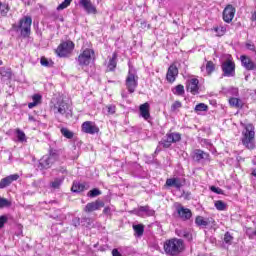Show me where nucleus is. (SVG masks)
Segmentation results:
<instances>
[{
	"instance_id": "obj_37",
	"label": "nucleus",
	"mask_w": 256,
	"mask_h": 256,
	"mask_svg": "<svg viewBox=\"0 0 256 256\" xmlns=\"http://www.w3.org/2000/svg\"><path fill=\"white\" fill-rule=\"evenodd\" d=\"M208 110H209V106H207L205 103H199L194 108L195 113H203V111H208Z\"/></svg>"
},
{
	"instance_id": "obj_39",
	"label": "nucleus",
	"mask_w": 256,
	"mask_h": 256,
	"mask_svg": "<svg viewBox=\"0 0 256 256\" xmlns=\"http://www.w3.org/2000/svg\"><path fill=\"white\" fill-rule=\"evenodd\" d=\"M103 111H106L107 115H115V112L117 111V107L113 104L107 105Z\"/></svg>"
},
{
	"instance_id": "obj_1",
	"label": "nucleus",
	"mask_w": 256,
	"mask_h": 256,
	"mask_svg": "<svg viewBox=\"0 0 256 256\" xmlns=\"http://www.w3.org/2000/svg\"><path fill=\"white\" fill-rule=\"evenodd\" d=\"M164 251L166 255L178 256L185 251V243L182 239L172 238L164 242Z\"/></svg>"
},
{
	"instance_id": "obj_23",
	"label": "nucleus",
	"mask_w": 256,
	"mask_h": 256,
	"mask_svg": "<svg viewBox=\"0 0 256 256\" xmlns=\"http://www.w3.org/2000/svg\"><path fill=\"white\" fill-rule=\"evenodd\" d=\"M201 71L204 73V76L212 75L215 71V63H213V61H207L206 66H201Z\"/></svg>"
},
{
	"instance_id": "obj_14",
	"label": "nucleus",
	"mask_w": 256,
	"mask_h": 256,
	"mask_svg": "<svg viewBox=\"0 0 256 256\" xmlns=\"http://www.w3.org/2000/svg\"><path fill=\"white\" fill-rule=\"evenodd\" d=\"M235 12L236 9L234 8L233 5H226L222 13L223 21L225 23H231V21H233V19L235 18Z\"/></svg>"
},
{
	"instance_id": "obj_15",
	"label": "nucleus",
	"mask_w": 256,
	"mask_h": 256,
	"mask_svg": "<svg viewBox=\"0 0 256 256\" xmlns=\"http://www.w3.org/2000/svg\"><path fill=\"white\" fill-rule=\"evenodd\" d=\"M240 61H241L242 67H244L246 71H256V63L251 59V57L247 55H241Z\"/></svg>"
},
{
	"instance_id": "obj_44",
	"label": "nucleus",
	"mask_w": 256,
	"mask_h": 256,
	"mask_svg": "<svg viewBox=\"0 0 256 256\" xmlns=\"http://www.w3.org/2000/svg\"><path fill=\"white\" fill-rule=\"evenodd\" d=\"M98 195H101V190L94 188L89 191L88 196L89 197H98Z\"/></svg>"
},
{
	"instance_id": "obj_42",
	"label": "nucleus",
	"mask_w": 256,
	"mask_h": 256,
	"mask_svg": "<svg viewBox=\"0 0 256 256\" xmlns=\"http://www.w3.org/2000/svg\"><path fill=\"white\" fill-rule=\"evenodd\" d=\"M181 107H183V104L181 103V101H175V102L171 105V111H172V113H177V110L181 109Z\"/></svg>"
},
{
	"instance_id": "obj_32",
	"label": "nucleus",
	"mask_w": 256,
	"mask_h": 256,
	"mask_svg": "<svg viewBox=\"0 0 256 256\" xmlns=\"http://www.w3.org/2000/svg\"><path fill=\"white\" fill-rule=\"evenodd\" d=\"M214 207L217 209V211H227V203L223 202V200L215 201Z\"/></svg>"
},
{
	"instance_id": "obj_21",
	"label": "nucleus",
	"mask_w": 256,
	"mask_h": 256,
	"mask_svg": "<svg viewBox=\"0 0 256 256\" xmlns=\"http://www.w3.org/2000/svg\"><path fill=\"white\" fill-rule=\"evenodd\" d=\"M150 109H151V106L149 105L148 102L140 105L139 107L140 117H143L145 121H149V119H151Z\"/></svg>"
},
{
	"instance_id": "obj_17",
	"label": "nucleus",
	"mask_w": 256,
	"mask_h": 256,
	"mask_svg": "<svg viewBox=\"0 0 256 256\" xmlns=\"http://www.w3.org/2000/svg\"><path fill=\"white\" fill-rule=\"evenodd\" d=\"M185 185V179L179 177L168 178L165 183V187H174L175 189H181Z\"/></svg>"
},
{
	"instance_id": "obj_35",
	"label": "nucleus",
	"mask_w": 256,
	"mask_h": 256,
	"mask_svg": "<svg viewBox=\"0 0 256 256\" xmlns=\"http://www.w3.org/2000/svg\"><path fill=\"white\" fill-rule=\"evenodd\" d=\"M60 133L65 137L66 139H73L75 133L73 131L69 130L68 128H61Z\"/></svg>"
},
{
	"instance_id": "obj_29",
	"label": "nucleus",
	"mask_w": 256,
	"mask_h": 256,
	"mask_svg": "<svg viewBox=\"0 0 256 256\" xmlns=\"http://www.w3.org/2000/svg\"><path fill=\"white\" fill-rule=\"evenodd\" d=\"M138 213H146L148 217H153V215H155V210L151 209L149 206H140L138 208Z\"/></svg>"
},
{
	"instance_id": "obj_25",
	"label": "nucleus",
	"mask_w": 256,
	"mask_h": 256,
	"mask_svg": "<svg viewBox=\"0 0 256 256\" xmlns=\"http://www.w3.org/2000/svg\"><path fill=\"white\" fill-rule=\"evenodd\" d=\"M229 103L231 107H235L236 109H243V105H244L243 100L239 98L232 97L229 99Z\"/></svg>"
},
{
	"instance_id": "obj_27",
	"label": "nucleus",
	"mask_w": 256,
	"mask_h": 256,
	"mask_svg": "<svg viewBox=\"0 0 256 256\" xmlns=\"http://www.w3.org/2000/svg\"><path fill=\"white\" fill-rule=\"evenodd\" d=\"M14 133H15V135H16V137H17V140H18V142L19 143H25V142H27V135H25V132H23V130H21V129H16L15 131H14Z\"/></svg>"
},
{
	"instance_id": "obj_7",
	"label": "nucleus",
	"mask_w": 256,
	"mask_h": 256,
	"mask_svg": "<svg viewBox=\"0 0 256 256\" xmlns=\"http://www.w3.org/2000/svg\"><path fill=\"white\" fill-rule=\"evenodd\" d=\"M235 61L233 56L229 55L227 59L222 62L221 69L223 77H235Z\"/></svg>"
},
{
	"instance_id": "obj_51",
	"label": "nucleus",
	"mask_w": 256,
	"mask_h": 256,
	"mask_svg": "<svg viewBox=\"0 0 256 256\" xmlns=\"http://www.w3.org/2000/svg\"><path fill=\"white\" fill-rule=\"evenodd\" d=\"M40 63L42 65V67H49V65H50L49 60H47V58H45V57H42L40 59Z\"/></svg>"
},
{
	"instance_id": "obj_55",
	"label": "nucleus",
	"mask_w": 256,
	"mask_h": 256,
	"mask_svg": "<svg viewBox=\"0 0 256 256\" xmlns=\"http://www.w3.org/2000/svg\"><path fill=\"white\" fill-rule=\"evenodd\" d=\"M251 19L252 21H256V10L253 12Z\"/></svg>"
},
{
	"instance_id": "obj_10",
	"label": "nucleus",
	"mask_w": 256,
	"mask_h": 256,
	"mask_svg": "<svg viewBox=\"0 0 256 256\" xmlns=\"http://www.w3.org/2000/svg\"><path fill=\"white\" fill-rule=\"evenodd\" d=\"M54 113H59L60 115H64L68 119V117H71V113H72L71 106L63 100L58 101L54 105Z\"/></svg>"
},
{
	"instance_id": "obj_31",
	"label": "nucleus",
	"mask_w": 256,
	"mask_h": 256,
	"mask_svg": "<svg viewBox=\"0 0 256 256\" xmlns=\"http://www.w3.org/2000/svg\"><path fill=\"white\" fill-rule=\"evenodd\" d=\"M133 230L137 237H143V233H145V226L143 224L133 225Z\"/></svg>"
},
{
	"instance_id": "obj_47",
	"label": "nucleus",
	"mask_w": 256,
	"mask_h": 256,
	"mask_svg": "<svg viewBox=\"0 0 256 256\" xmlns=\"http://www.w3.org/2000/svg\"><path fill=\"white\" fill-rule=\"evenodd\" d=\"M210 191H212L213 193H216L217 195H223V189L219 187L211 186Z\"/></svg>"
},
{
	"instance_id": "obj_4",
	"label": "nucleus",
	"mask_w": 256,
	"mask_h": 256,
	"mask_svg": "<svg viewBox=\"0 0 256 256\" xmlns=\"http://www.w3.org/2000/svg\"><path fill=\"white\" fill-rule=\"evenodd\" d=\"M57 161H59V153L55 150H51L49 155H45L39 160L38 169H40V171L51 169L53 164L57 163Z\"/></svg>"
},
{
	"instance_id": "obj_22",
	"label": "nucleus",
	"mask_w": 256,
	"mask_h": 256,
	"mask_svg": "<svg viewBox=\"0 0 256 256\" xmlns=\"http://www.w3.org/2000/svg\"><path fill=\"white\" fill-rule=\"evenodd\" d=\"M80 5L87 13H92L94 15L97 13V8L93 5L91 0H80Z\"/></svg>"
},
{
	"instance_id": "obj_40",
	"label": "nucleus",
	"mask_w": 256,
	"mask_h": 256,
	"mask_svg": "<svg viewBox=\"0 0 256 256\" xmlns=\"http://www.w3.org/2000/svg\"><path fill=\"white\" fill-rule=\"evenodd\" d=\"M9 13V5L0 2V17H5Z\"/></svg>"
},
{
	"instance_id": "obj_3",
	"label": "nucleus",
	"mask_w": 256,
	"mask_h": 256,
	"mask_svg": "<svg viewBox=\"0 0 256 256\" xmlns=\"http://www.w3.org/2000/svg\"><path fill=\"white\" fill-rule=\"evenodd\" d=\"M33 23V19L31 16H24L19 20L18 25H13V29L16 31H19L20 29V35L24 39H27L29 35H31V24Z\"/></svg>"
},
{
	"instance_id": "obj_24",
	"label": "nucleus",
	"mask_w": 256,
	"mask_h": 256,
	"mask_svg": "<svg viewBox=\"0 0 256 256\" xmlns=\"http://www.w3.org/2000/svg\"><path fill=\"white\" fill-rule=\"evenodd\" d=\"M43 97L40 94H34L32 96V102L28 103V107L30 109H34V107H37V105H41V100Z\"/></svg>"
},
{
	"instance_id": "obj_20",
	"label": "nucleus",
	"mask_w": 256,
	"mask_h": 256,
	"mask_svg": "<svg viewBox=\"0 0 256 256\" xmlns=\"http://www.w3.org/2000/svg\"><path fill=\"white\" fill-rule=\"evenodd\" d=\"M19 180V174H11L0 180V189H5L11 185L14 181Z\"/></svg>"
},
{
	"instance_id": "obj_43",
	"label": "nucleus",
	"mask_w": 256,
	"mask_h": 256,
	"mask_svg": "<svg viewBox=\"0 0 256 256\" xmlns=\"http://www.w3.org/2000/svg\"><path fill=\"white\" fill-rule=\"evenodd\" d=\"M179 237H183L184 239H187L188 241H191V233H189L187 230H183L180 232Z\"/></svg>"
},
{
	"instance_id": "obj_54",
	"label": "nucleus",
	"mask_w": 256,
	"mask_h": 256,
	"mask_svg": "<svg viewBox=\"0 0 256 256\" xmlns=\"http://www.w3.org/2000/svg\"><path fill=\"white\" fill-rule=\"evenodd\" d=\"M82 221L88 223V226L91 225V218H83Z\"/></svg>"
},
{
	"instance_id": "obj_26",
	"label": "nucleus",
	"mask_w": 256,
	"mask_h": 256,
	"mask_svg": "<svg viewBox=\"0 0 256 256\" xmlns=\"http://www.w3.org/2000/svg\"><path fill=\"white\" fill-rule=\"evenodd\" d=\"M116 68H117V52H114L112 54V58H110V60H109L108 70L115 71Z\"/></svg>"
},
{
	"instance_id": "obj_11",
	"label": "nucleus",
	"mask_w": 256,
	"mask_h": 256,
	"mask_svg": "<svg viewBox=\"0 0 256 256\" xmlns=\"http://www.w3.org/2000/svg\"><path fill=\"white\" fill-rule=\"evenodd\" d=\"M176 213L179 219L182 221H189L193 217V212H191V209L185 208L181 204H176Z\"/></svg>"
},
{
	"instance_id": "obj_52",
	"label": "nucleus",
	"mask_w": 256,
	"mask_h": 256,
	"mask_svg": "<svg viewBox=\"0 0 256 256\" xmlns=\"http://www.w3.org/2000/svg\"><path fill=\"white\" fill-rule=\"evenodd\" d=\"M72 225L74 227H79V225H81V219L79 217L73 218Z\"/></svg>"
},
{
	"instance_id": "obj_8",
	"label": "nucleus",
	"mask_w": 256,
	"mask_h": 256,
	"mask_svg": "<svg viewBox=\"0 0 256 256\" xmlns=\"http://www.w3.org/2000/svg\"><path fill=\"white\" fill-rule=\"evenodd\" d=\"M75 49V43L73 41L62 42L56 49L58 57H69Z\"/></svg>"
},
{
	"instance_id": "obj_41",
	"label": "nucleus",
	"mask_w": 256,
	"mask_h": 256,
	"mask_svg": "<svg viewBox=\"0 0 256 256\" xmlns=\"http://www.w3.org/2000/svg\"><path fill=\"white\" fill-rule=\"evenodd\" d=\"M73 0H64L60 5L57 7V11H63V9H67L69 5H71Z\"/></svg>"
},
{
	"instance_id": "obj_12",
	"label": "nucleus",
	"mask_w": 256,
	"mask_h": 256,
	"mask_svg": "<svg viewBox=\"0 0 256 256\" xmlns=\"http://www.w3.org/2000/svg\"><path fill=\"white\" fill-rule=\"evenodd\" d=\"M82 133H87L88 135H95L99 133V126L93 121H85L82 126Z\"/></svg>"
},
{
	"instance_id": "obj_19",
	"label": "nucleus",
	"mask_w": 256,
	"mask_h": 256,
	"mask_svg": "<svg viewBox=\"0 0 256 256\" xmlns=\"http://www.w3.org/2000/svg\"><path fill=\"white\" fill-rule=\"evenodd\" d=\"M177 75H179V69L175 65H170L166 74V80L168 83H175V79H177Z\"/></svg>"
},
{
	"instance_id": "obj_18",
	"label": "nucleus",
	"mask_w": 256,
	"mask_h": 256,
	"mask_svg": "<svg viewBox=\"0 0 256 256\" xmlns=\"http://www.w3.org/2000/svg\"><path fill=\"white\" fill-rule=\"evenodd\" d=\"M102 207H105V202H103L102 200H96L94 202L88 203L85 206L84 211L85 213H93V211H99V209H101Z\"/></svg>"
},
{
	"instance_id": "obj_34",
	"label": "nucleus",
	"mask_w": 256,
	"mask_h": 256,
	"mask_svg": "<svg viewBox=\"0 0 256 256\" xmlns=\"http://www.w3.org/2000/svg\"><path fill=\"white\" fill-rule=\"evenodd\" d=\"M63 181H65L64 177L56 178L51 182L50 187H52V189H59L61 185H63Z\"/></svg>"
},
{
	"instance_id": "obj_16",
	"label": "nucleus",
	"mask_w": 256,
	"mask_h": 256,
	"mask_svg": "<svg viewBox=\"0 0 256 256\" xmlns=\"http://www.w3.org/2000/svg\"><path fill=\"white\" fill-rule=\"evenodd\" d=\"M186 89L192 95H199V79L191 78L187 81Z\"/></svg>"
},
{
	"instance_id": "obj_28",
	"label": "nucleus",
	"mask_w": 256,
	"mask_h": 256,
	"mask_svg": "<svg viewBox=\"0 0 256 256\" xmlns=\"http://www.w3.org/2000/svg\"><path fill=\"white\" fill-rule=\"evenodd\" d=\"M195 224L198 227H207L209 225V219L208 218H204L203 216H197L195 218Z\"/></svg>"
},
{
	"instance_id": "obj_60",
	"label": "nucleus",
	"mask_w": 256,
	"mask_h": 256,
	"mask_svg": "<svg viewBox=\"0 0 256 256\" xmlns=\"http://www.w3.org/2000/svg\"><path fill=\"white\" fill-rule=\"evenodd\" d=\"M122 97H127V95H125V93H122Z\"/></svg>"
},
{
	"instance_id": "obj_58",
	"label": "nucleus",
	"mask_w": 256,
	"mask_h": 256,
	"mask_svg": "<svg viewBox=\"0 0 256 256\" xmlns=\"http://www.w3.org/2000/svg\"><path fill=\"white\" fill-rule=\"evenodd\" d=\"M29 121H35V119L33 118V116H29Z\"/></svg>"
},
{
	"instance_id": "obj_56",
	"label": "nucleus",
	"mask_w": 256,
	"mask_h": 256,
	"mask_svg": "<svg viewBox=\"0 0 256 256\" xmlns=\"http://www.w3.org/2000/svg\"><path fill=\"white\" fill-rule=\"evenodd\" d=\"M251 175L256 178V168L252 170Z\"/></svg>"
},
{
	"instance_id": "obj_57",
	"label": "nucleus",
	"mask_w": 256,
	"mask_h": 256,
	"mask_svg": "<svg viewBox=\"0 0 256 256\" xmlns=\"http://www.w3.org/2000/svg\"><path fill=\"white\" fill-rule=\"evenodd\" d=\"M61 171V173H67V169H65V168H62V170H60Z\"/></svg>"
},
{
	"instance_id": "obj_5",
	"label": "nucleus",
	"mask_w": 256,
	"mask_h": 256,
	"mask_svg": "<svg viewBox=\"0 0 256 256\" xmlns=\"http://www.w3.org/2000/svg\"><path fill=\"white\" fill-rule=\"evenodd\" d=\"M125 85L129 93H135V89H137L139 85V76H137V70L131 65L129 66Z\"/></svg>"
},
{
	"instance_id": "obj_45",
	"label": "nucleus",
	"mask_w": 256,
	"mask_h": 256,
	"mask_svg": "<svg viewBox=\"0 0 256 256\" xmlns=\"http://www.w3.org/2000/svg\"><path fill=\"white\" fill-rule=\"evenodd\" d=\"M216 33H218V35L222 36L225 35V31H227V28L225 26H219L217 28H215Z\"/></svg>"
},
{
	"instance_id": "obj_49",
	"label": "nucleus",
	"mask_w": 256,
	"mask_h": 256,
	"mask_svg": "<svg viewBox=\"0 0 256 256\" xmlns=\"http://www.w3.org/2000/svg\"><path fill=\"white\" fill-rule=\"evenodd\" d=\"M51 17H52V19H54L55 21H57V20H58V21H61V22L64 21L63 16L57 14V12H53V13L51 14Z\"/></svg>"
},
{
	"instance_id": "obj_30",
	"label": "nucleus",
	"mask_w": 256,
	"mask_h": 256,
	"mask_svg": "<svg viewBox=\"0 0 256 256\" xmlns=\"http://www.w3.org/2000/svg\"><path fill=\"white\" fill-rule=\"evenodd\" d=\"M172 93L178 97L185 95V86L181 84L177 85L176 87L172 88Z\"/></svg>"
},
{
	"instance_id": "obj_6",
	"label": "nucleus",
	"mask_w": 256,
	"mask_h": 256,
	"mask_svg": "<svg viewBox=\"0 0 256 256\" xmlns=\"http://www.w3.org/2000/svg\"><path fill=\"white\" fill-rule=\"evenodd\" d=\"M77 61L82 69L89 67L90 63H95V50L86 48L79 54Z\"/></svg>"
},
{
	"instance_id": "obj_9",
	"label": "nucleus",
	"mask_w": 256,
	"mask_h": 256,
	"mask_svg": "<svg viewBox=\"0 0 256 256\" xmlns=\"http://www.w3.org/2000/svg\"><path fill=\"white\" fill-rule=\"evenodd\" d=\"M181 141V134L179 132L167 133L165 138L159 142V145L164 149H169L173 143H179Z\"/></svg>"
},
{
	"instance_id": "obj_33",
	"label": "nucleus",
	"mask_w": 256,
	"mask_h": 256,
	"mask_svg": "<svg viewBox=\"0 0 256 256\" xmlns=\"http://www.w3.org/2000/svg\"><path fill=\"white\" fill-rule=\"evenodd\" d=\"M0 75L5 79H11L12 77L11 68L0 67Z\"/></svg>"
},
{
	"instance_id": "obj_13",
	"label": "nucleus",
	"mask_w": 256,
	"mask_h": 256,
	"mask_svg": "<svg viewBox=\"0 0 256 256\" xmlns=\"http://www.w3.org/2000/svg\"><path fill=\"white\" fill-rule=\"evenodd\" d=\"M193 161H196V163H201V161H211V156L209 153L201 150V149H195L192 154Z\"/></svg>"
},
{
	"instance_id": "obj_36",
	"label": "nucleus",
	"mask_w": 256,
	"mask_h": 256,
	"mask_svg": "<svg viewBox=\"0 0 256 256\" xmlns=\"http://www.w3.org/2000/svg\"><path fill=\"white\" fill-rule=\"evenodd\" d=\"M71 191H73V193H81L85 191V186L81 183H74L72 185Z\"/></svg>"
},
{
	"instance_id": "obj_46",
	"label": "nucleus",
	"mask_w": 256,
	"mask_h": 256,
	"mask_svg": "<svg viewBox=\"0 0 256 256\" xmlns=\"http://www.w3.org/2000/svg\"><path fill=\"white\" fill-rule=\"evenodd\" d=\"M7 221H9V218H7V216H0V229H3L5 227V223H7Z\"/></svg>"
},
{
	"instance_id": "obj_59",
	"label": "nucleus",
	"mask_w": 256,
	"mask_h": 256,
	"mask_svg": "<svg viewBox=\"0 0 256 256\" xmlns=\"http://www.w3.org/2000/svg\"><path fill=\"white\" fill-rule=\"evenodd\" d=\"M204 143H206V145H211V143L207 142V140H204Z\"/></svg>"
},
{
	"instance_id": "obj_50",
	"label": "nucleus",
	"mask_w": 256,
	"mask_h": 256,
	"mask_svg": "<svg viewBox=\"0 0 256 256\" xmlns=\"http://www.w3.org/2000/svg\"><path fill=\"white\" fill-rule=\"evenodd\" d=\"M104 215H106L107 217H111L113 215L112 211H111V207L107 206L104 208L103 210Z\"/></svg>"
},
{
	"instance_id": "obj_38",
	"label": "nucleus",
	"mask_w": 256,
	"mask_h": 256,
	"mask_svg": "<svg viewBox=\"0 0 256 256\" xmlns=\"http://www.w3.org/2000/svg\"><path fill=\"white\" fill-rule=\"evenodd\" d=\"M235 238L233 237V234L231 233V232H226L225 234H224V243L226 244V245H233V240H234Z\"/></svg>"
},
{
	"instance_id": "obj_2",
	"label": "nucleus",
	"mask_w": 256,
	"mask_h": 256,
	"mask_svg": "<svg viewBox=\"0 0 256 256\" xmlns=\"http://www.w3.org/2000/svg\"><path fill=\"white\" fill-rule=\"evenodd\" d=\"M242 145L250 151L255 149V126L253 124H247L242 131L241 138Z\"/></svg>"
},
{
	"instance_id": "obj_61",
	"label": "nucleus",
	"mask_w": 256,
	"mask_h": 256,
	"mask_svg": "<svg viewBox=\"0 0 256 256\" xmlns=\"http://www.w3.org/2000/svg\"><path fill=\"white\" fill-rule=\"evenodd\" d=\"M0 65H3V60H0Z\"/></svg>"
},
{
	"instance_id": "obj_53",
	"label": "nucleus",
	"mask_w": 256,
	"mask_h": 256,
	"mask_svg": "<svg viewBox=\"0 0 256 256\" xmlns=\"http://www.w3.org/2000/svg\"><path fill=\"white\" fill-rule=\"evenodd\" d=\"M246 49H248L249 51H255V44L246 43Z\"/></svg>"
},
{
	"instance_id": "obj_48",
	"label": "nucleus",
	"mask_w": 256,
	"mask_h": 256,
	"mask_svg": "<svg viewBox=\"0 0 256 256\" xmlns=\"http://www.w3.org/2000/svg\"><path fill=\"white\" fill-rule=\"evenodd\" d=\"M11 204L9 203V200L5 198H0V208L3 207H9Z\"/></svg>"
}]
</instances>
